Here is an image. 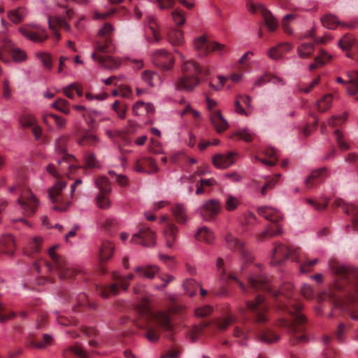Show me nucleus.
I'll use <instances>...</instances> for the list:
<instances>
[{
	"instance_id": "obj_1",
	"label": "nucleus",
	"mask_w": 358,
	"mask_h": 358,
	"mask_svg": "<svg viewBox=\"0 0 358 358\" xmlns=\"http://www.w3.org/2000/svg\"><path fill=\"white\" fill-rule=\"evenodd\" d=\"M225 241L229 249L238 252L241 256L243 264L240 268V273L244 274L247 268H250V273L247 275L250 287L254 289L259 288L265 289L275 298L277 308L289 315L290 317L289 320L280 318L278 320L277 325L287 329L290 334L292 344L308 342V338L306 334V319L301 313L303 305L294 296L292 285L285 282L282 285L278 291L273 290L268 278L262 272V266L252 265L253 257L245 248L244 243L231 233L227 234Z\"/></svg>"
},
{
	"instance_id": "obj_2",
	"label": "nucleus",
	"mask_w": 358,
	"mask_h": 358,
	"mask_svg": "<svg viewBox=\"0 0 358 358\" xmlns=\"http://www.w3.org/2000/svg\"><path fill=\"white\" fill-rule=\"evenodd\" d=\"M329 267L334 275V282L320 299H330L334 306L358 320V269L335 261L329 262ZM354 339L358 341V329Z\"/></svg>"
},
{
	"instance_id": "obj_3",
	"label": "nucleus",
	"mask_w": 358,
	"mask_h": 358,
	"mask_svg": "<svg viewBox=\"0 0 358 358\" xmlns=\"http://www.w3.org/2000/svg\"><path fill=\"white\" fill-rule=\"evenodd\" d=\"M268 306L264 296L257 295L252 301H247L245 307H240L238 313L241 321L234 329V336L247 340L254 333L257 338L267 344L278 342L280 336L268 327H262V324L268 320Z\"/></svg>"
},
{
	"instance_id": "obj_4",
	"label": "nucleus",
	"mask_w": 358,
	"mask_h": 358,
	"mask_svg": "<svg viewBox=\"0 0 358 358\" xmlns=\"http://www.w3.org/2000/svg\"><path fill=\"white\" fill-rule=\"evenodd\" d=\"M75 162L76 159L73 155H64L62 156L61 159L57 160L58 168H56L52 164H48L46 167L47 172L57 179L55 185L48 192L50 201L55 203L53 209L55 210L65 211L71 204L69 196L62 193V190L66 186V182L63 181L60 177L62 175H66L71 178L70 174L78 169Z\"/></svg>"
},
{
	"instance_id": "obj_5",
	"label": "nucleus",
	"mask_w": 358,
	"mask_h": 358,
	"mask_svg": "<svg viewBox=\"0 0 358 358\" xmlns=\"http://www.w3.org/2000/svg\"><path fill=\"white\" fill-rule=\"evenodd\" d=\"M138 319L136 325L145 330L144 336L151 342L157 341L159 338V329L169 333L172 332L173 325L169 315L164 312L153 311L147 298L142 296L141 302L136 306Z\"/></svg>"
},
{
	"instance_id": "obj_6",
	"label": "nucleus",
	"mask_w": 358,
	"mask_h": 358,
	"mask_svg": "<svg viewBox=\"0 0 358 358\" xmlns=\"http://www.w3.org/2000/svg\"><path fill=\"white\" fill-rule=\"evenodd\" d=\"M113 28L109 23H106L99 30L98 34V40L96 42V52L92 54V58L98 62L103 68L109 70H115L120 67L121 61L119 59L111 56H101L98 52L112 53L115 50L110 35L112 34Z\"/></svg>"
},
{
	"instance_id": "obj_7",
	"label": "nucleus",
	"mask_w": 358,
	"mask_h": 358,
	"mask_svg": "<svg viewBox=\"0 0 358 358\" xmlns=\"http://www.w3.org/2000/svg\"><path fill=\"white\" fill-rule=\"evenodd\" d=\"M57 245L52 246L48 250L50 261L46 259L38 260L34 264L38 273L41 268L52 273H57L61 279H69L76 275L77 271L68 262L66 259L55 252Z\"/></svg>"
},
{
	"instance_id": "obj_8",
	"label": "nucleus",
	"mask_w": 358,
	"mask_h": 358,
	"mask_svg": "<svg viewBox=\"0 0 358 358\" xmlns=\"http://www.w3.org/2000/svg\"><path fill=\"white\" fill-rule=\"evenodd\" d=\"M182 76L176 83V87L179 90L192 91L200 83L199 76H207L208 68L201 66L194 60L185 62L182 66Z\"/></svg>"
},
{
	"instance_id": "obj_9",
	"label": "nucleus",
	"mask_w": 358,
	"mask_h": 358,
	"mask_svg": "<svg viewBox=\"0 0 358 358\" xmlns=\"http://www.w3.org/2000/svg\"><path fill=\"white\" fill-rule=\"evenodd\" d=\"M134 275L129 273L126 276H122L116 273L113 274V279L115 281V283L109 286H100L96 288V292L103 298H108L110 294H117L119 292V288L127 290L129 287V282L134 280Z\"/></svg>"
},
{
	"instance_id": "obj_10",
	"label": "nucleus",
	"mask_w": 358,
	"mask_h": 358,
	"mask_svg": "<svg viewBox=\"0 0 358 358\" xmlns=\"http://www.w3.org/2000/svg\"><path fill=\"white\" fill-rule=\"evenodd\" d=\"M194 47L198 54L204 57L211 52L222 55L227 52V48L217 42L210 41L205 36H201L194 40Z\"/></svg>"
},
{
	"instance_id": "obj_11",
	"label": "nucleus",
	"mask_w": 358,
	"mask_h": 358,
	"mask_svg": "<svg viewBox=\"0 0 358 358\" xmlns=\"http://www.w3.org/2000/svg\"><path fill=\"white\" fill-rule=\"evenodd\" d=\"M298 249L293 250L282 243H276L271 253V264L279 266L282 264L289 257L292 261L299 262L298 259Z\"/></svg>"
},
{
	"instance_id": "obj_12",
	"label": "nucleus",
	"mask_w": 358,
	"mask_h": 358,
	"mask_svg": "<svg viewBox=\"0 0 358 358\" xmlns=\"http://www.w3.org/2000/svg\"><path fill=\"white\" fill-rule=\"evenodd\" d=\"M207 109L209 112V117L211 124L218 133L225 131L228 127V122L222 116L221 111L216 108L217 103L216 101L206 97Z\"/></svg>"
},
{
	"instance_id": "obj_13",
	"label": "nucleus",
	"mask_w": 358,
	"mask_h": 358,
	"mask_svg": "<svg viewBox=\"0 0 358 358\" xmlns=\"http://www.w3.org/2000/svg\"><path fill=\"white\" fill-rule=\"evenodd\" d=\"M19 31L28 40L34 43H43L48 39L46 31L38 24H27L19 28Z\"/></svg>"
},
{
	"instance_id": "obj_14",
	"label": "nucleus",
	"mask_w": 358,
	"mask_h": 358,
	"mask_svg": "<svg viewBox=\"0 0 358 358\" xmlns=\"http://www.w3.org/2000/svg\"><path fill=\"white\" fill-rule=\"evenodd\" d=\"M224 262L222 258L219 257L217 259L216 262V266L219 272V278L222 282L225 283L228 282L229 280H234L236 281L241 289H242L243 292L244 294H248L250 292V290H252L254 292H257L259 290H262L266 292L265 289H263L262 288H259L257 289H254L251 287H250V285H248V287H245V285L238 280L237 278L236 273L235 272L231 273H227L226 269L224 268Z\"/></svg>"
},
{
	"instance_id": "obj_15",
	"label": "nucleus",
	"mask_w": 358,
	"mask_h": 358,
	"mask_svg": "<svg viewBox=\"0 0 358 358\" xmlns=\"http://www.w3.org/2000/svg\"><path fill=\"white\" fill-rule=\"evenodd\" d=\"M247 8L252 13H259L265 22L266 25L271 31H275L278 27V22L271 13L262 4H255L250 1H247Z\"/></svg>"
},
{
	"instance_id": "obj_16",
	"label": "nucleus",
	"mask_w": 358,
	"mask_h": 358,
	"mask_svg": "<svg viewBox=\"0 0 358 358\" xmlns=\"http://www.w3.org/2000/svg\"><path fill=\"white\" fill-rule=\"evenodd\" d=\"M18 202L27 215H32L38 204L36 197L29 190L25 189H20V195L18 198Z\"/></svg>"
},
{
	"instance_id": "obj_17",
	"label": "nucleus",
	"mask_w": 358,
	"mask_h": 358,
	"mask_svg": "<svg viewBox=\"0 0 358 358\" xmlns=\"http://www.w3.org/2000/svg\"><path fill=\"white\" fill-rule=\"evenodd\" d=\"M131 242L150 247L155 244V234L149 227L142 226L138 233L133 235Z\"/></svg>"
},
{
	"instance_id": "obj_18",
	"label": "nucleus",
	"mask_w": 358,
	"mask_h": 358,
	"mask_svg": "<svg viewBox=\"0 0 358 358\" xmlns=\"http://www.w3.org/2000/svg\"><path fill=\"white\" fill-rule=\"evenodd\" d=\"M334 206L341 208L348 215L352 217V224L348 225L347 228L352 227L354 230H358V207L350 203H345L341 199H336L334 201Z\"/></svg>"
},
{
	"instance_id": "obj_19",
	"label": "nucleus",
	"mask_w": 358,
	"mask_h": 358,
	"mask_svg": "<svg viewBox=\"0 0 358 358\" xmlns=\"http://www.w3.org/2000/svg\"><path fill=\"white\" fill-rule=\"evenodd\" d=\"M138 173H153L159 171L156 162L152 157H142L138 159L134 166Z\"/></svg>"
},
{
	"instance_id": "obj_20",
	"label": "nucleus",
	"mask_w": 358,
	"mask_h": 358,
	"mask_svg": "<svg viewBox=\"0 0 358 358\" xmlns=\"http://www.w3.org/2000/svg\"><path fill=\"white\" fill-rule=\"evenodd\" d=\"M160 222L166 224V227L164 229L166 245L168 248H172L176 238L178 227L170 221L169 217L166 215L161 217Z\"/></svg>"
},
{
	"instance_id": "obj_21",
	"label": "nucleus",
	"mask_w": 358,
	"mask_h": 358,
	"mask_svg": "<svg viewBox=\"0 0 358 358\" xmlns=\"http://www.w3.org/2000/svg\"><path fill=\"white\" fill-rule=\"evenodd\" d=\"M153 64L164 70H169L173 64V59L171 54L164 50L156 51L152 57Z\"/></svg>"
},
{
	"instance_id": "obj_22",
	"label": "nucleus",
	"mask_w": 358,
	"mask_h": 358,
	"mask_svg": "<svg viewBox=\"0 0 358 358\" xmlns=\"http://www.w3.org/2000/svg\"><path fill=\"white\" fill-rule=\"evenodd\" d=\"M220 207V203L217 200L210 199L201 208V215L205 220H211L218 214Z\"/></svg>"
},
{
	"instance_id": "obj_23",
	"label": "nucleus",
	"mask_w": 358,
	"mask_h": 358,
	"mask_svg": "<svg viewBox=\"0 0 358 358\" xmlns=\"http://www.w3.org/2000/svg\"><path fill=\"white\" fill-rule=\"evenodd\" d=\"M327 177V170L326 168H320L310 173L309 176L305 180L307 188H313L322 182Z\"/></svg>"
},
{
	"instance_id": "obj_24",
	"label": "nucleus",
	"mask_w": 358,
	"mask_h": 358,
	"mask_svg": "<svg viewBox=\"0 0 358 358\" xmlns=\"http://www.w3.org/2000/svg\"><path fill=\"white\" fill-rule=\"evenodd\" d=\"M235 154L229 152L227 155L216 154L213 157V164L217 169H227L234 163Z\"/></svg>"
},
{
	"instance_id": "obj_25",
	"label": "nucleus",
	"mask_w": 358,
	"mask_h": 358,
	"mask_svg": "<svg viewBox=\"0 0 358 358\" xmlns=\"http://www.w3.org/2000/svg\"><path fill=\"white\" fill-rule=\"evenodd\" d=\"M257 211L261 216L273 223L279 222L282 218L280 211L269 206L259 207Z\"/></svg>"
},
{
	"instance_id": "obj_26",
	"label": "nucleus",
	"mask_w": 358,
	"mask_h": 358,
	"mask_svg": "<svg viewBox=\"0 0 358 358\" xmlns=\"http://www.w3.org/2000/svg\"><path fill=\"white\" fill-rule=\"evenodd\" d=\"M15 249V243L13 236L7 234L0 238V250L3 253L13 256Z\"/></svg>"
},
{
	"instance_id": "obj_27",
	"label": "nucleus",
	"mask_w": 358,
	"mask_h": 358,
	"mask_svg": "<svg viewBox=\"0 0 358 358\" xmlns=\"http://www.w3.org/2000/svg\"><path fill=\"white\" fill-rule=\"evenodd\" d=\"M331 59L332 56L330 54L323 48H320L318 54L314 59L315 62L309 65V69L310 71H313L318 66L326 65L327 63L331 62Z\"/></svg>"
},
{
	"instance_id": "obj_28",
	"label": "nucleus",
	"mask_w": 358,
	"mask_h": 358,
	"mask_svg": "<svg viewBox=\"0 0 358 358\" xmlns=\"http://www.w3.org/2000/svg\"><path fill=\"white\" fill-rule=\"evenodd\" d=\"M292 45L288 43H281L278 45L272 47L268 52V57L272 59H280L283 57V55L289 51Z\"/></svg>"
},
{
	"instance_id": "obj_29",
	"label": "nucleus",
	"mask_w": 358,
	"mask_h": 358,
	"mask_svg": "<svg viewBox=\"0 0 358 358\" xmlns=\"http://www.w3.org/2000/svg\"><path fill=\"white\" fill-rule=\"evenodd\" d=\"M348 86L346 87L348 93L352 96H355V99L358 100V72L350 71L348 73Z\"/></svg>"
},
{
	"instance_id": "obj_30",
	"label": "nucleus",
	"mask_w": 358,
	"mask_h": 358,
	"mask_svg": "<svg viewBox=\"0 0 358 358\" xmlns=\"http://www.w3.org/2000/svg\"><path fill=\"white\" fill-rule=\"evenodd\" d=\"M64 358H89L88 352L78 345L70 346L64 350Z\"/></svg>"
},
{
	"instance_id": "obj_31",
	"label": "nucleus",
	"mask_w": 358,
	"mask_h": 358,
	"mask_svg": "<svg viewBox=\"0 0 358 358\" xmlns=\"http://www.w3.org/2000/svg\"><path fill=\"white\" fill-rule=\"evenodd\" d=\"M281 234L282 229L279 224H275L273 227L268 225L263 231L257 235V239L258 241H264Z\"/></svg>"
},
{
	"instance_id": "obj_32",
	"label": "nucleus",
	"mask_w": 358,
	"mask_h": 358,
	"mask_svg": "<svg viewBox=\"0 0 358 358\" xmlns=\"http://www.w3.org/2000/svg\"><path fill=\"white\" fill-rule=\"evenodd\" d=\"M134 271L140 276L148 279L153 278L159 272V268L157 266L148 265L145 266H137Z\"/></svg>"
},
{
	"instance_id": "obj_33",
	"label": "nucleus",
	"mask_w": 358,
	"mask_h": 358,
	"mask_svg": "<svg viewBox=\"0 0 358 358\" xmlns=\"http://www.w3.org/2000/svg\"><path fill=\"white\" fill-rule=\"evenodd\" d=\"M172 215L178 224H185L187 220L186 208L183 204L176 203L171 208Z\"/></svg>"
},
{
	"instance_id": "obj_34",
	"label": "nucleus",
	"mask_w": 358,
	"mask_h": 358,
	"mask_svg": "<svg viewBox=\"0 0 358 358\" xmlns=\"http://www.w3.org/2000/svg\"><path fill=\"white\" fill-rule=\"evenodd\" d=\"M73 108L79 111H84L83 116L89 124H92L97 121L100 116V113L96 110H87L86 108L81 105H73Z\"/></svg>"
},
{
	"instance_id": "obj_35",
	"label": "nucleus",
	"mask_w": 358,
	"mask_h": 358,
	"mask_svg": "<svg viewBox=\"0 0 358 358\" xmlns=\"http://www.w3.org/2000/svg\"><path fill=\"white\" fill-rule=\"evenodd\" d=\"M263 152L266 157L269 158V159L266 160L265 159H262L258 157H256V160H258L262 163L269 166H274L278 162V154L276 150L273 148H266L264 149Z\"/></svg>"
},
{
	"instance_id": "obj_36",
	"label": "nucleus",
	"mask_w": 358,
	"mask_h": 358,
	"mask_svg": "<svg viewBox=\"0 0 358 358\" xmlns=\"http://www.w3.org/2000/svg\"><path fill=\"white\" fill-rule=\"evenodd\" d=\"M27 15L26 8L22 6L8 12V17L15 24L21 22Z\"/></svg>"
},
{
	"instance_id": "obj_37",
	"label": "nucleus",
	"mask_w": 358,
	"mask_h": 358,
	"mask_svg": "<svg viewBox=\"0 0 358 358\" xmlns=\"http://www.w3.org/2000/svg\"><path fill=\"white\" fill-rule=\"evenodd\" d=\"M314 52L315 45L313 43H303L297 48V54L302 59L310 58Z\"/></svg>"
},
{
	"instance_id": "obj_38",
	"label": "nucleus",
	"mask_w": 358,
	"mask_h": 358,
	"mask_svg": "<svg viewBox=\"0 0 358 358\" xmlns=\"http://www.w3.org/2000/svg\"><path fill=\"white\" fill-rule=\"evenodd\" d=\"M198 241L205 242L206 243H211L214 240L213 233L206 227H202L199 229L195 235Z\"/></svg>"
},
{
	"instance_id": "obj_39",
	"label": "nucleus",
	"mask_w": 358,
	"mask_h": 358,
	"mask_svg": "<svg viewBox=\"0 0 358 358\" xmlns=\"http://www.w3.org/2000/svg\"><path fill=\"white\" fill-rule=\"evenodd\" d=\"M236 317L231 313H228L225 317L219 318L215 323L216 327L220 331H224L231 324L236 322Z\"/></svg>"
},
{
	"instance_id": "obj_40",
	"label": "nucleus",
	"mask_w": 358,
	"mask_h": 358,
	"mask_svg": "<svg viewBox=\"0 0 358 358\" xmlns=\"http://www.w3.org/2000/svg\"><path fill=\"white\" fill-rule=\"evenodd\" d=\"M114 250V246L108 241H103L102 242L100 251H99V257L101 261H106L110 258L113 255Z\"/></svg>"
},
{
	"instance_id": "obj_41",
	"label": "nucleus",
	"mask_w": 358,
	"mask_h": 358,
	"mask_svg": "<svg viewBox=\"0 0 358 358\" xmlns=\"http://www.w3.org/2000/svg\"><path fill=\"white\" fill-rule=\"evenodd\" d=\"M41 238L38 237L31 239L24 250V253L30 257H34L40 251Z\"/></svg>"
},
{
	"instance_id": "obj_42",
	"label": "nucleus",
	"mask_w": 358,
	"mask_h": 358,
	"mask_svg": "<svg viewBox=\"0 0 358 358\" xmlns=\"http://www.w3.org/2000/svg\"><path fill=\"white\" fill-rule=\"evenodd\" d=\"M49 29H52V25L56 24L58 28H63L66 31H71L70 24L62 17L54 16L48 19Z\"/></svg>"
},
{
	"instance_id": "obj_43",
	"label": "nucleus",
	"mask_w": 358,
	"mask_h": 358,
	"mask_svg": "<svg viewBox=\"0 0 358 358\" xmlns=\"http://www.w3.org/2000/svg\"><path fill=\"white\" fill-rule=\"evenodd\" d=\"M168 39L173 46H180L183 43V33L177 29H171L168 34Z\"/></svg>"
},
{
	"instance_id": "obj_44",
	"label": "nucleus",
	"mask_w": 358,
	"mask_h": 358,
	"mask_svg": "<svg viewBox=\"0 0 358 358\" xmlns=\"http://www.w3.org/2000/svg\"><path fill=\"white\" fill-rule=\"evenodd\" d=\"M98 142V138L88 131H85L78 138V143L80 145H94Z\"/></svg>"
},
{
	"instance_id": "obj_45",
	"label": "nucleus",
	"mask_w": 358,
	"mask_h": 358,
	"mask_svg": "<svg viewBox=\"0 0 358 358\" xmlns=\"http://www.w3.org/2000/svg\"><path fill=\"white\" fill-rule=\"evenodd\" d=\"M333 96L331 94H328L324 95L316 103L317 110L321 113L327 111L331 106Z\"/></svg>"
},
{
	"instance_id": "obj_46",
	"label": "nucleus",
	"mask_w": 358,
	"mask_h": 358,
	"mask_svg": "<svg viewBox=\"0 0 358 358\" xmlns=\"http://www.w3.org/2000/svg\"><path fill=\"white\" fill-rule=\"evenodd\" d=\"M142 79L150 87L156 86L160 83V77L155 72L145 71L142 73Z\"/></svg>"
},
{
	"instance_id": "obj_47",
	"label": "nucleus",
	"mask_w": 358,
	"mask_h": 358,
	"mask_svg": "<svg viewBox=\"0 0 358 358\" xmlns=\"http://www.w3.org/2000/svg\"><path fill=\"white\" fill-rule=\"evenodd\" d=\"M322 25L329 29H334L340 24L337 17L331 14H327L321 18Z\"/></svg>"
},
{
	"instance_id": "obj_48",
	"label": "nucleus",
	"mask_w": 358,
	"mask_h": 358,
	"mask_svg": "<svg viewBox=\"0 0 358 358\" xmlns=\"http://www.w3.org/2000/svg\"><path fill=\"white\" fill-rule=\"evenodd\" d=\"M18 122L22 127L31 128L37 122L36 119L31 114L23 113L20 115Z\"/></svg>"
},
{
	"instance_id": "obj_49",
	"label": "nucleus",
	"mask_w": 358,
	"mask_h": 358,
	"mask_svg": "<svg viewBox=\"0 0 358 358\" xmlns=\"http://www.w3.org/2000/svg\"><path fill=\"white\" fill-rule=\"evenodd\" d=\"M52 337L48 334H44L43 336V341H36L34 338L30 339L29 341V346L35 348H44L52 343Z\"/></svg>"
},
{
	"instance_id": "obj_50",
	"label": "nucleus",
	"mask_w": 358,
	"mask_h": 358,
	"mask_svg": "<svg viewBox=\"0 0 358 358\" xmlns=\"http://www.w3.org/2000/svg\"><path fill=\"white\" fill-rule=\"evenodd\" d=\"M209 325V323L204 321L198 326H195L189 331V338L192 342H195L200 336L203 334L204 329Z\"/></svg>"
},
{
	"instance_id": "obj_51",
	"label": "nucleus",
	"mask_w": 358,
	"mask_h": 358,
	"mask_svg": "<svg viewBox=\"0 0 358 358\" xmlns=\"http://www.w3.org/2000/svg\"><path fill=\"white\" fill-rule=\"evenodd\" d=\"M200 185H199V182L196 183V194L200 195L206 192V187H210L213 186L216 182L213 178L210 179H201L199 180Z\"/></svg>"
},
{
	"instance_id": "obj_52",
	"label": "nucleus",
	"mask_w": 358,
	"mask_h": 358,
	"mask_svg": "<svg viewBox=\"0 0 358 358\" xmlns=\"http://www.w3.org/2000/svg\"><path fill=\"white\" fill-rule=\"evenodd\" d=\"M96 186L99 189L100 193L107 194L110 192V185L105 176L99 177L95 181Z\"/></svg>"
},
{
	"instance_id": "obj_53",
	"label": "nucleus",
	"mask_w": 358,
	"mask_h": 358,
	"mask_svg": "<svg viewBox=\"0 0 358 358\" xmlns=\"http://www.w3.org/2000/svg\"><path fill=\"white\" fill-rule=\"evenodd\" d=\"M52 106L57 110L61 111L65 115L70 113V103L69 102L62 98L57 99L52 104Z\"/></svg>"
},
{
	"instance_id": "obj_54",
	"label": "nucleus",
	"mask_w": 358,
	"mask_h": 358,
	"mask_svg": "<svg viewBox=\"0 0 358 358\" xmlns=\"http://www.w3.org/2000/svg\"><path fill=\"white\" fill-rule=\"evenodd\" d=\"M72 302H75V307H84L86 306H90L92 308H95L96 305L93 302H90L86 295L83 293L78 294L76 299H72Z\"/></svg>"
},
{
	"instance_id": "obj_55",
	"label": "nucleus",
	"mask_w": 358,
	"mask_h": 358,
	"mask_svg": "<svg viewBox=\"0 0 358 358\" xmlns=\"http://www.w3.org/2000/svg\"><path fill=\"white\" fill-rule=\"evenodd\" d=\"M183 287L186 294L192 296L196 293L197 288L200 287V284L193 279H187L184 282Z\"/></svg>"
},
{
	"instance_id": "obj_56",
	"label": "nucleus",
	"mask_w": 358,
	"mask_h": 358,
	"mask_svg": "<svg viewBox=\"0 0 358 358\" xmlns=\"http://www.w3.org/2000/svg\"><path fill=\"white\" fill-rule=\"evenodd\" d=\"M147 23L148 27L151 30L155 41L159 42L160 41L161 36L157 30V24L156 22L155 17L152 15L148 16Z\"/></svg>"
},
{
	"instance_id": "obj_57",
	"label": "nucleus",
	"mask_w": 358,
	"mask_h": 358,
	"mask_svg": "<svg viewBox=\"0 0 358 358\" xmlns=\"http://www.w3.org/2000/svg\"><path fill=\"white\" fill-rule=\"evenodd\" d=\"M298 259L300 261L299 262L301 263L300 265V271L301 273H308L310 271V268L315 266L318 262V259L315 258L313 260L309 259H302L299 257V252L298 251Z\"/></svg>"
},
{
	"instance_id": "obj_58",
	"label": "nucleus",
	"mask_w": 358,
	"mask_h": 358,
	"mask_svg": "<svg viewBox=\"0 0 358 358\" xmlns=\"http://www.w3.org/2000/svg\"><path fill=\"white\" fill-rule=\"evenodd\" d=\"M225 208L228 211L234 210L240 204L239 199L231 194H226L225 196Z\"/></svg>"
},
{
	"instance_id": "obj_59",
	"label": "nucleus",
	"mask_w": 358,
	"mask_h": 358,
	"mask_svg": "<svg viewBox=\"0 0 358 358\" xmlns=\"http://www.w3.org/2000/svg\"><path fill=\"white\" fill-rule=\"evenodd\" d=\"M50 118H52L55 121L58 127L62 128L66 124V120L64 118L52 113L43 115V122L45 124H48Z\"/></svg>"
},
{
	"instance_id": "obj_60",
	"label": "nucleus",
	"mask_w": 358,
	"mask_h": 358,
	"mask_svg": "<svg viewBox=\"0 0 358 358\" xmlns=\"http://www.w3.org/2000/svg\"><path fill=\"white\" fill-rule=\"evenodd\" d=\"M85 167L94 169L99 167V162L92 152H87L84 156Z\"/></svg>"
},
{
	"instance_id": "obj_61",
	"label": "nucleus",
	"mask_w": 358,
	"mask_h": 358,
	"mask_svg": "<svg viewBox=\"0 0 358 358\" xmlns=\"http://www.w3.org/2000/svg\"><path fill=\"white\" fill-rule=\"evenodd\" d=\"M172 18L174 22L179 27L183 25L185 22V13L179 9L176 8L172 12Z\"/></svg>"
},
{
	"instance_id": "obj_62",
	"label": "nucleus",
	"mask_w": 358,
	"mask_h": 358,
	"mask_svg": "<svg viewBox=\"0 0 358 358\" xmlns=\"http://www.w3.org/2000/svg\"><path fill=\"white\" fill-rule=\"evenodd\" d=\"M348 326L344 323H340L335 330L334 335L338 342L342 343L345 341V335L348 329Z\"/></svg>"
},
{
	"instance_id": "obj_63",
	"label": "nucleus",
	"mask_w": 358,
	"mask_h": 358,
	"mask_svg": "<svg viewBox=\"0 0 358 358\" xmlns=\"http://www.w3.org/2000/svg\"><path fill=\"white\" fill-rule=\"evenodd\" d=\"M334 135L337 144L341 150H348L350 148V145L344 141L343 135L339 129L334 131Z\"/></svg>"
},
{
	"instance_id": "obj_64",
	"label": "nucleus",
	"mask_w": 358,
	"mask_h": 358,
	"mask_svg": "<svg viewBox=\"0 0 358 358\" xmlns=\"http://www.w3.org/2000/svg\"><path fill=\"white\" fill-rule=\"evenodd\" d=\"M13 59L16 62H24L27 58L25 52L20 48H14L10 50Z\"/></svg>"
}]
</instances>
